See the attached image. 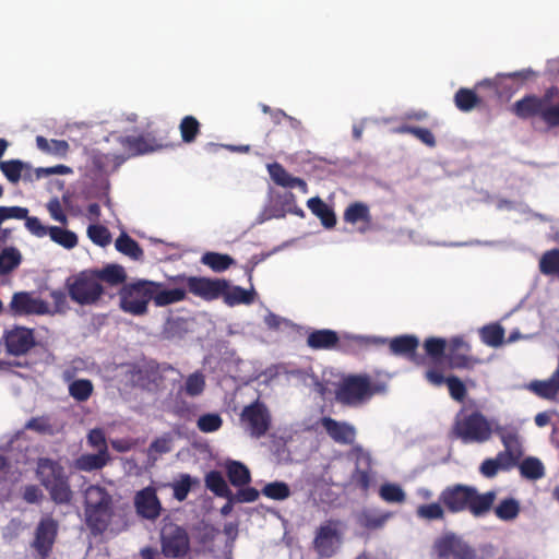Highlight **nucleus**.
<instances>
[{"label": "nucleus", "mask_w": 559, "mask_h": 559, "mask_svg": "<svg viewBox=\"0 0 559 559\" xmlns=\"http://www.w3.org/2000/svg\"><path fill=\"white\" fill-rule=\"evenodd\" d=\"M497 499L495 490L479 492L471 485L453 484L447 486L439 495V500L451 514L468 512L478 519L490 513Z\"/></svg>", "instance_id": "nucleus-1"}, {"label": "nucleus", "mask_w": 559, "mask_h": 559, "mask_svg": "<svg viewBox=\"0 0 559 559\" xmlns=\"http://www.w3.org/2000/svg\"><path fill=\"white\" fill-rule=\"evenodd\" d=\"M512 112L522 120L538 119L548 129H558L559 87L551 85L542 95L523 96L512 105Z\"/></svg>", "instance_id": "nucleus-2"}, {"label": "nucleus", "mask_w": 559, "mask_h": 559, "mask_svg": "<svg viewBox=\"0 0 559 559\" xmlns=\"http://www.w3.org/2000/svg\"><path fill=\"white\" fill-rule=\"evenodd\" d=\"M388 390L385 381H373L368 373H357L344 377L335 390V400L348 407H359L377 394Z\"/></svg>", "instance_id": "nucleus-3"}, {"label": "nucleus", "mask_w": 559, "mask_h": 559, "mask_svg": "<svg viewBox=\"0 0 559 559\" xmlns=\"http://www.w3.org/2000/svg\"><path fill=\"white\" fill-rule=\"evenodd\" d=\"M37 477L49 492L50 499L56 504H69L73 499V491L64 467L57 461L48 457L38 460Z\"/></svg>", "instance_id": "nucleus-4"}, {"label": "nucleus", "mask_w": 559, "mask_h": 559, "mask_svg": "<svg viewBox=\"0 0 559 559\" xmlns=\"http://www.w3.org/2000/svg\"><path fill=\"white\" fill-rule=\"evenodd\" d=\"M155 287V282L148 280L124 284L118 292L120 310L134 317L145 316Z\"/></svg>", "instance_id": "nucleus-5"}, {"label": "nucleus", "mask_w": 559, "mask_h": 559, "mask_svg": "<svg viewBox=\"0 0 559 559\" xmlns=\"http://www.w3.org/2000/svg\"><path fill=\"white\" fill-rule=\"evenodd\" d=\"M66 287L70 299L80 306L96 305L105 294V286L97 281L92 269L68 278Z\"/></svg>", "instance_id": "nucleus-6"}, {"label": "nucleus", "mask_w": 559, "mask_h": 559, "mask_svg": "<svg viewBox=\"0 0 559 559\" xmlns=\"http://www.w3.org/2000/svg\"><path fill=\"white\" fill-rule=\"evenodd\" d=\"M493 432L490 421L479 411L456 416L453 425V433L464 443H484Z\"/></svg>", "instance_id": "nucleus-7"}, {"label": "nucleus", "mask_w": 559, "mask_h": 559, "mask_svg": "<svg viewBox=\"0 0 559 559\" xmlns=\"http://www.w3.org/2000/svg\"><path fill=\"white\" fill-rule=\"evenodd\" d=\"M160 549L166 558L180 559L190 551V537L186 528L175 524H166L160 532Z\"/></svg>", "instance_id": "nucleus-8"}, {"label": "nucleus", "mask_w": 559, "mask_h": 559, "mask_svg": "<svg viewBox=\"0 0 559 559\" xmlns=\"http://www.w3.org/2000/svg\"><path fill=\"white\" fill-rule=\"evenodd\" d=\"M240 421L252 438H261L266 435L272 425V416L267 406L260 400L243 407Z\"/></svg>", "instance_id": "nucleus-9"}, {"label": "nucleus", "mask_w": 559, "mask_h": 559, "mask_svg": "<svg viewBox=\"0 0 559 559\" xmlns=\"http://www.w3.org/2000/svg\"><path fill=\"white\" fill-rule=\"evenodd\" d=\"M1 342L5 353L14 357L26 355L36 345L34 330L19 325L5 330Z\"/></svg>", "instance_id": "nucleus-10"}, {"label": "nucleus", "mask_w": 559, "mask_h": 559, "mask_svg": "<svg viewBox=\"0 0 559 559\" xmlns=\"http://www.w3.org/2000/svg\"><path fill=\"white\" fill-rule=\"evenodd\" d=\"M185 282L189 293L206 301L221 298L227 288V280L224 278L189 276Z\"/></svg>", "instance_id": "nucleus-11"}, {"label": "nucleus", "mask_w": 559, "mask_h": 559, "mask_svg": "<svg viewBox=\"0 0 559 559\" xmlns=\"http://www.w3.org/2000/svg\"><path fill=\"white\" fill-rule=\"evenodd\" d=\"M338 521L329 520L321 524L313 539V548L320 557H332L341 544Z\"/></svg>", "instance_id": "nucleus-12"}, {"label": "nucleus", "mask_w": 559, "mask_h": 559, "mask_svg": "<svg viewBox=\"0 0 559 559\" xmlns=\"http://www.w3.org/2000/svg\"><path fill=\"white\" fill-rule=\"evenodd\" d=\"M9 311L14 317L43 316L49 312V307L45 300L34 297L33 293L16 292L9 304Z\"/></svg>", "instance_id": "nucleus-13"}, {"label": "nucleus", "mask_w": 559, "mask_h": 559, "mask_svg": "<svg viewBox=\"0 0 559 559\" xmlns=\"http://www.w3.org/2000/svg\"><path fill=\"white\" fill-rule=\"evenodd\" d=\"M350 454L355 457V469L352 474V481L364 492L370 488L372 480V460L369 452L360 445L353 447Z\"/></svg>", "instance_id": "nucleus-14"}, {"label": "nucleus", "mask_w": 559, "mask_h": 559, "mask_svg": "<svg viewBox=\"0 0 559 559\" xmlns=\"http://www.w3.org/2000/svg\"><path fill=\"white\" fill-rule=\"evenodd\" d=\"M436 548L441 559H476L475 550L453 534L439 539Z\"/></svg>", "instance_id": "nucleus-15"}, {"label": "nucleus", "mask_w": 559, "mask_h": 559, "mask_svg": "<svg viewBox=\"0 0 559 559\" xmlns=\"http://www.w3.org/2000/svg\"><path fill=\"white\" fill-rule=\"evenodd\" d=\"M425 379L433 386L447 384L449 394L456 402H464L467 396L465 383L456 376L444 377L439 368L431 367L425 371Z\"/></svg>", "instance_id": "nucleus-16"}, {"label": "nucleus", "mask_w": 559, "mask_h": 559, "mask_svg": "<svg viewBox=\"0 0 559 559\" xmlns=\"http://www.w3.org/2000/svg\"><path fill=\"white\" fill-rule=\"evenodd\" d=\"M319 423L334 442L346 445L355 442L357 430L354 425L347 421H338L329 416L322 417Z\"/></svg>", "instance_id": "nucleus-17"}, {"label": "nucleus", "mask_w": 559, "mask_h": 559, "mask_svg": "<svg viewBox=\"0 0 559 559\" xmlns=\"http://www.w3.org/2000/svg\"><path fill=\"white\" fill-rule=\"evenodd\" d=\"M119 143L130 156L144 155L166 146L151 133L120 136Z\"/></svg>", "instance_id": "nucleus-18"}, {"label": "nucleus", "mask_w": 559, "mask_h": 559, "mask_svg": "<svg viewBox=\"0 0 559 559\" xmlns=\"http://www.w3.org/2000/svg\"><path fill=\"white\" fill-rule=\"evenodd\" d=\"M471 346L462 336H455L449 343V366L452 369H472L478 359L469 355Z\"/></svg>", "instance_id": "nucleus-19"}, {"label": "nucleus", "mask_w": 559, "mask_h": 559, "mask_svg": "<svg viewBox=\"0 0 559 559\" xmlns=\"http://www.w3.org/2000/svg\"><path fill=\"white\" fill-rule=\"evenodd\" d=\"M57 533L58 523L52 518L41 519L38 523L33 547L43 558H46L49 555Z\"/></svg>", "instance_id": "nucleus-20"}, {"label": "nucleus", "mask_w": 559, "mask_h": 559, "mask_svg": "<svg viewBox=\"0 0 559 559\" xmlns=\"http://www.w3.org/2000/svg\"><path fill=\"white\" fill-rule=\"evenodd\" d=\"M419 340L415 335L404 334L390 340L389 348L391 354L408 358L417 366L424 365L426 358L417 354Z\"/></svg>", "instance_id": "nucleus-21"}, {"label": "nucleus", "mask_w": 559, "mask_h": 559, "mask_svg": "<svg viewBox=\"0 0 559 559\" xmlns=\"http://www.w3.org/2000/svg\"><path fill=\"white\" fill-rule=\"evenodd\" d=\"M136 512L144 519L155 520L159 516L162 506L152 487H146L136 492L134 498Z\"/></svg>", "instance_id": "nucleus-22"}, {"label": "nucleus", "mask_w": 559, "mask_h": 559, "mask_svg": "<svg viewBox=\"0 0 559 559\" xmlns=\"http://www.w3.org/2000/svg\"><path fill=\"white\" fill-rule=\"evenodd\" d=\"M267 171L275 185L283 188H297L302 193H308L307 182L299 177L292 176L282 164L274 162L267 165Z\"/></svg>", "instance_id": "nucleus-23"}, {"label": "nucleus", "mask_w": 559, "mask_h": 559, "mask_svg": "<svg viewBox=\"0 0 559 559\" xmlns=\"http://www.w3.org/2000/svg\"><path fill=\"white\" fill-rule=\"evenodd\" d=\"M168 370H173L170 365H159L155 361H150L139 368L136 376L143 386L147 389H151L152 386L158 388L164 381L163 372Z\"/></svg>", "instance_id": "nucleus-24"}, {"label": "nucleus", "mask_w": 559, "mask_h": 559, "mask_svg": "<svg viewBox=\"0 0 559 559\" xmlns=\"http://www.w3.org/2000/svg\"><path fill=\"white\" fill-rule=\"evenodd\" d=\"M307 345L314 350H333L340 348V336L330 329L314 330L307 337Z\"/></svg>", "instance_id": "nucleus-25"}, {"label": "nucleus", "mask_w": 559, "mask_h": 559, "mask_svg": "<svg viewBox=\"0 0 559 559\" xmlns=\"http://www.w3.org/2000/svg\"><path fill=\"white\" fill-rule=\"evenodd\" d=\"M343 219L345 223L356 225L362 223V226L358 228L359 233H366L372 222V216L369 206L364 202L350 203L343 213Z\"/></svg>", "instance_id": "nucleus-26"}, {"label": "nucleus", "mask_w": 559, "mask_h": 559, "mask_svg": "<svg viewBox=\"0 0 559 559\" xmlns=\"http://www.w3.org/2000/svg\"><path fill=\"white\" fill-rule=\"evenodd\" d=\"M97 281L100 284H105L109 287H116L119 285L127 284V272L126 269L117 263H109L100 269H92Z\"/></svg>", "instance_id": "nucleus-27"}, {"label": "nucleus", "mask_w": 559, "mask_h": 559, "mask_svg": "<svg viewBox=\"0 0 559 559\" xmlns=\"http://www.w3.org/2000/svg\"><path fill=\"white\" fill-rule=\"evenodd\" d=\"M495 433L500 438L506 451H510L515 456L522 459L524 450L518 428L511 426H496Z\"/></svg>", "instance_id": "nucleus-28"}, {"label": "nucleus", "mask_w": 559, "mask_h": 559, "mask_svg": "<svg viewBox=\"0 0 559 559\" xmlns=\"http://www.w3.org/2000/svg\"><path fill=\"white\" fill-rule=\"evenodd\" d=\"M0 170L12 183L19 182L22 176L25 180H32L31 166L20 159L0 162Z\"/></svg>", "instance_id": "nucleus-29"}, {"label": "nucleus", "mask_w": 559, "mask_h": 559, "mask_svg": "<svg viewBox=\"0 0 559 559\" xmlns=\"http://www.w3.org/2000/svg\"><path fill=\"white\" fill-rule=\"evenodd\" d=\"M307 206L313 215H316L321 224L330 229L336 225V215L332 207H330L321 198L313 197L307 201Z\"/></svg>", "instance_id": "nucleus-30"}, {"label": "nucleus", "mask_w": 559, "mask_h": 559, "mask_svg": "<svg viewBox=\"0 0 559 559\" xmlns=\"http://www.w3.org/2000/svg\"><path fill=\"white\" fill-rule=\"evenodd\" d=\"M86 524L94 534L106 531L110 519V507L85 509Z\"/></svg>", "instance_id": "nucleus-31"}, {"label": "nucleus", "mask_w": 559, "mask_h": 559, "mask_svg": "<svg viewBox=\"0 0 559 559\" xmlns=\"http://www.w3.org/2000/svg\"><path fill=\"white\" fill-rule=\"evenodd\" d=\"M115 248L118 252L133 261L144 260V251L141 246L124 231H122L116 239Z\"/></svg>", "instance_id": "nucleus-32"}, {"label": "nucleus", "mask_w": 559, "mask_h": 559, "mask_svg": "<svg viewBox=\"0 0 559 559\" xmlns=\"http://www.w3.org/2000/svg\"><path fill=\"white\" fill-rule=\"evenodd\" d=\"M152 300L157 307H165L186 299V290L182 288L163 289V284L155 282Z\"/></svg>", "instance_id": "nucleus-33"}, {"label": "nucleus", "mask_w": 559, "mask_h": 559, "mask_svg": "<svg viewBox=\"0 0 559 559\" xmlns=\"http://www.w3.org/2000/svg\"><path fill=\"white\" fill-rule=\"evenodd\" d=\"M109 460V453L105 451L82 454L75 460V467L84 472L97 471L106 466Z\"/></svg>", "instance_id": "nucleus-34"}, {"label": "nucleus", "mask_w": 559, "mask_h": 559, "mask_svg": "<svg viewBox=\"0 0 559 559\" xmlns=\"http://www.w3.org/2000/svg\"><path fill=\"white\" fill-rule=\"evenodd\" d=\"M224 302L230 307L236 305H250L254 301V292L245 289L240 286H230L227 281V288L222 295Z\"/></svg>", "instance_id": "nucleus-35"}, {"label": "nucleus", "mask_w": 559, "mask_h": 559, "mask_svg": "<svg viewBox=\"0 0 559 559\" xmlns=\"http://www.w3.org/2000/svg\"><path fill=\"white\" fill-rule=\"evenodd\" d=\"M228 480L235 487H245L251 481L249 468L239 461H230L226 464Z\"/></svg>", "instance_id": "nucleus-36"}, {"label": "nucleus", "mask_w": 559, "mask_h": 559, "mask_svg": "<svg viewBox=\"0 0 559 559\" xmlns=\"http://www.w3.org/2000/svg\"><path fill=\"white\" fill-rule=\"evenodd\" d=\"M111 497L106 489L91 485L85 491V509L110 507Z\"/></svg>", "instance_id": "nucleus-37"}, {"label": "nucleus", "mask_w": 559, "mask_h": 559, "mask_svg": "<svg viewBox=\"0 0 559 559\" xmlns=\"http://www.w3.org/2000/svg\"><path fill=\"white\" fill-rule=\"evenodd\" d=\"M201 262L212 271L221 273L228 270L235 260L229 254L209 251L201 257Z\"/></svg>", "instance_id": "nucleus-38"}, {"label": "nucleus", "mask_w": 559, "mask_h": 559, "mask_svg": "<svg viewBox=\"0 0 559 559\" xmlns=\"http://www.w3.org/2000/svg\"><path fill=\"white\" fill-rule=\"evenodd\" d=\"M520 510V503L514 498L502 499L496 507L493 504L491 509L499 520L506 522L515 520Z\"/></svg>", "instance_id": "nucleus-39"}, {"label": "nucleus", "mask_w": 559, "mask_h": 559, "mask_svg": "<svg viewBox=\"0 0 559 559\" xmlns=\"http://www.w3.org/2000/svg\"><path fill=\"white\" fill-rule=\"evenodd\" d=\"M22 262L21 252L15 247H7L0 251V276L14 271Z\"/></svg>", "instance_id": "nucleus-40"}, {"label": "nucleus", "mask_w": 559, "mask_h": 559, "mask_svg": "<svg viewBox=\"0 0 559 559\" xmlns=\"http://www.w3.org/2000/svg\"><path fill=\"white\" fill-rule=\"evenodd\" d=\"M518 465L521 476L526 479L537 480L543 478L545 475V467L542 461L537 457H526L521 463L519 462Z\"/></svg>", "instance_id": "nucleus-41"}, {"label": "nucleus", "mask_w": 559, "mask_h": 559, "mask_svg": "<svg viewBox=\"0 0 559 559\" xmlns=\"http://www.w3.org/2000/svg\"><path fill=\"white\" fill-rule=\"evenodd\" d=\"M36 145L41 152L60 157H64L70 148L69 143L64 140H47L43 135L36 138Z\"/></svg>", "instance_id": "nucleus-42"}, {"label": "nucleus", "mask_w": 559, "mask_h": 559, "mask_svg": "<svg viewBox=\"0 0 559 559\" xmlns=\"http://www.w3.org/2000/svg\"><path fill=\"white\" fill-rule=\"evenodd\" d=\"M205 486L217 497H229L231 490L229 489L226 480L218 471H211L205 475Z\"/></svg>", "instance_id": "nucleus-43"}, {"label": "nucleus", "mask_w": 559, "mask_h": 559, "mask_svg": "<svg viewBox=\"0 0 559 559\" xmlns=\"http://www.w3.org/2000/svg\"><path fill=\"white\" fill-rule=\"evenodd\" d=\"M481 341L491 347H499L503 344L504 329L499 323L485 325L479 331Z\"/></svg>", "instance_id": "nucleus-44"}, {"label": "nucleus", "mask_w": 559, "mask_h": 559, "mask_svg": "<svg viewBox=\"0 0 559 559\" xmlns=\"http://www.w3.org/2000/svg\"><path fill=\"white\" fill-rule=\"evenodd\" d=\"M179 131L185 143H192L201 132V123L194 116H185L179 123Z\"/></svg>", "instance_id": "nucleus-45"}, {"label": "nucleus", "mask_w": 559, "mask_h": 559, "mask_svg": "<svg viewBox=\"0 0 559 559\" xmlns=\"http://www.w3.org/2000/svg\"><path fill=\"white\" fill-rule=\"evenodd\" d=\"M426 356L435 364L441 361L447 349V341L442 337L430 336L424 341Z\"/></svg>", "instance_id": "nucleus-46"}, {"label": "nucleus", "mask_w": 559, "mask_h": 559, "mask_svg": "<svg viewBox=\"0 0 559 559\" xmlns=\"http://www.w3.org/2000/svg\"><path fill=\"white\" fill-rule=\"evenodd\" d=\"M454 103L457 109L467 112L480 103V98L473 90L461 87L454 95Z\"/></svg>", "instance_id": "nucleus-47"}, {"label": "nucleus", "mask_w": 559, "mask_h": 559, "mask_svg": "<svg viewBox=\"0 0 559 559\" xmlns=\"http://www.w3.org/2000/svg\"><path fill=\"white\" fill-rule=\"evenodd\" d=\"M539 271L544 275L557 276L559 278V249H551L542 255Z\"/></svg>", "instance_id": "nucleus-48"}, {"label": "nucleus", "mask_w": 559, "mask_h": 559, "mask_svg": "<svg viewBox=\"0 0 559 559\" xmlns=\"http://www.w3.org/2000/svg\"><path fill=\"white\" fill-rule=\"evenodd\" d=\"M199 479L191 477L189 474H181L178 480L171 484L173 496L178 501H185L194 485H199Z\"/></svg>", "instance_id": "nucleus-49"}, {"label": "nucleus", "mask_w": 559, "mask_h": 559, "mask_svg": "<svg viewBox=\"0 0 559 559\" xmlns=\"http://www.w3.org/2000/svg\"><path fill=\"white\" fill-rule=\"evenodd\" d=\"M447 512V509L443 507L440 500L438 502L420 504L416 511L420 519L428 521H443L445 519Z\"/></svg>", "instance_id": "nucleus-50"}, {"label": "nucleus", "mask_w": 559, "mask_h": 559, "mask_svg": "<svg viewBox=\"0 0 559 559\" xmlns=\"http://www.w3.org/2000/svg\"><path fill=\"white\" fill-rule=\"evenodd\" d=\"M49 236L52 241L66 249H72L78 245V236L75 233L58 226L49 227Z\"/></svg>", "instance_id": "nucleus-51"}, {"label": "nucleus", "mask_w": 559, "mask_h": 559, "mask_svg": "<svg viewBox=\"0 0 559 559\" xmlns=\"http://www.w3.org/2000/svg\"><path fill=\"white\" fill-rule=\"evenodd\" d=\"M93 390V383L88 379H78L69 385V394L78 402L87 401Z\"/></svg>", "instance_id": "nucleus-52"}, {"label": "nucleus", "mask_w": 559, "mask_h": 559, "mask_svg": "<svg viewBox=\"0 0 559 559\" xmlns=\"http://www.w3.org/2000/svg\"><path fill=\"white\" fill-rule=\"evenodd\" d=\"M380 498L388 503H403L406 495L402 487L397 484L386 483L380 487Z\"/></svg>", "instance_id": "nucleus-53"}, {"label": "nucleus", "mask_w": 559, "mask_h": 559, "mask_svg": "<svg viewBox=\"0 0 559 559\" xmlns=\"http://www.w3.org/2000/svg\"><path fill=\"white\" fill-rule=\"evenodd\" d=\"M262 493L273 500H285L290 496V489L284 481H273L262 488Z\"/></svg>", "instance_id": "nucleus-54"}, {"label": "nucleus", "mask_w": 559, "mask_h": 559, "mask_svg": "<svg viewBox=\"0 0 559 559\" xmlns=\"http://www.w3.org/2000/svg\"><path fill=\"white\" fill-rule=\"evenodd\" d=\"M88 238L97 246L106 247L111 242L109 229L99 224L90 225L87 228Z\"/></svg>", "instance_id": "nucleus-55"}, {"label": "nucleus", "mask_w": 559, "mask_h": 559, "mask_svg": "<svg viewBox=\"0 0 559 559\" xmlns=\"http://www.w3.org/2000/svg\"><path fill=\"white\" fill-rule=\"evenodd\" d=\"M223 425L222 417L216 413H207L199 417L197 426L200 431L209 433L221 429Z\"/></svg>", "instance_id": "nucleus-56"}, {"label": "nucleus", "mask_w": 559, "mask_h": 559, "mask_svg": "<svg viewBox=\"0 0 559 559\" xmlns=\"http://www.w3.org/2000/svg\"><path fill=\"white\" fill-rule=\"evenodd\" d=\"M205 389L204 376L197 371L188 376L185 383V392L189 396H198Z\"/></svg>", "instance_id": "nucleus-57"}, {"label": "nucleus", "mask_w": 559, "mask_h": 559, "mask_svg": "<svg viewBox=\"0 0 559 559\" xmlns=\"http://www.w3.org/2000/svg\"><path fill=\"white\" fill-rule=\"evenodd\" d=\"M87 442L92 448L97 449V451L108 452L105 432L102 428H94L90 430L87 435Z\"/></svg>", "instance_id": "nucleus-58"}, {"label": "nucleus", "mask_w": 559, "mask_h": 559, "mask_svg": "<svg viewBox=\"0 0 559 559\" xmlns=\"http://www.w3.org/2000/svg\"><path fill=\"white\" fill-rule=\"evenodd\" d=\"M28 214L26 207L21 206H0V225L10 218L24 219Z\"/></svg>", "instance_id": "nucleus-59"}, {"label": "nucleus", "mask_w": 559, "mask_h": 559, "mask_svg": "<svg viewBox=\"0 0 559 559\" xmlns=\"http://www.w3.org/2000/svg\"><path fill=\"white\" fill-rule=\"evenodd\" d=\"M496 462L498 463L501 471H510L512 467L516 466L520 462V457L512 454L510 451H500L493 457Z\"/></svg>", "instance_id": "nucleus-60"}, {"label": "nucleus", "mask_w": 559, "mask_h": 559, "mask_svg": "<svg viewBox=\"0 0 559 559\" xmlns=\"http://www.w3.org/2000/svg\"><path fill=\"white\" fill-rule=\"evenodd\" d=\"M36 179H40L43 177L51 176V175H69L72 174L73 170L71 167L66 165H56L52 167H39L35 169Z\"/></svg>", "instance_id": "nucleus-61"}, {"label": "nucleus", "mask_w": 559, "mask_h": 559, "mask_svg": "<svg viewBox=\"0 0 559 559\" xmlns=\"http://www.w3.org/2000/svg\"><path fill=\"white\" fill-rule=\"evenodd\" d=\"M171 438L169 436H163L156 438L148 447V454H164L168 453L171 450Z\"/></svg>", "instance_id": "nucleus-62"}, {"label": "nucleus", "mask_w": 559, "mask_h": 559, "mask_svg": "<svg viewBox=\"0 0 559 559\" xmlns=\"http://www.w3.org/2000/svg\"><path fill=\"white\" fill-rule=\"evenodd\" d=\"M25 219V226L26 228L35 236L37 237H44L47 234H49V227H46L41 224L39 218L35 216H28L26 215Z\"/></svg>", "instance_id": "nucleus-63"}, {"label": "nucleus", "mask_w": 559, "mask_h": 559, "mask_svg": "<svg viewBox=\"0 0 559 559\" xmlns=\"http://www.w3.org/2000/svg\"><path fill=\"white\" fill-rule=\"evenodd\" d=\"M388 519L389 514H364L361 523L367 528L376 530L383 526Z\"/></svg>", "instance_id": "nucleus-64"}]
</instances>
